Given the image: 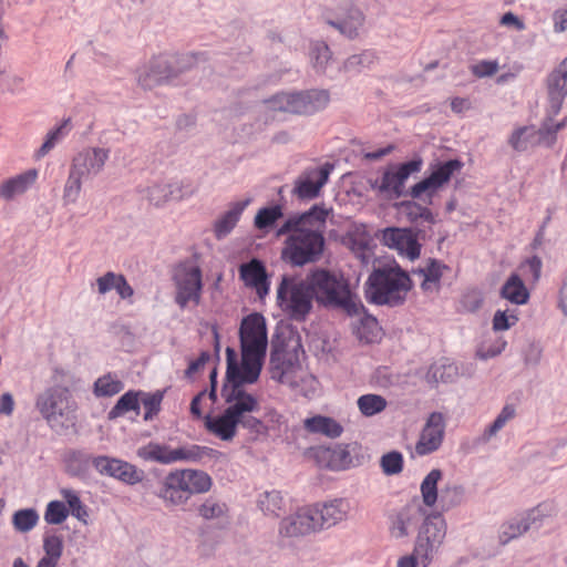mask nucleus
<instances>
[{
  "mask_svg": "<svg viewBox=\"0 0 567 567\" xmlns=\"http://www.w3.org/2000/svg\"><path fill=\"white\" fill-rule=\"evenodd\" d=\"M423 557L420 554H416V547L411 555L403 556L398 561V567H427L431 564V559H427L426 563L422 561Z\"/></svg>",
  "mask_w": 567,
  "mask_h": 567,
  "instance_id": "680f3d73",
  "label": "nucleus"
},
{
  "mask_svg": "<svg viewBox=\"0 0 567 567\" xmlns=\"http://www.w3.org/2000/svg\"><path fill=\"white\" fill-rule=\"evenodd\" d=\"M162 400H163V393H161L159 391L154 392V393L143 392V394L141 395V399H140V403L142 402L144 410H145V413H144L145 421H150L155 415H157V413L161 410Z\"/></svg>",
  "mask_w": 567,
  "mask_h": 567,
  "instance_id": "3c124183",
  "label": "nucleus"
},
{
  "mask_svg": "<svg viewBox=\"0 0 567 567\" xmlns=\"http://www.w3.org/2000/svg\"><path fill=\"white\" fill-rule=\"evenodd\" d=\"M380 464L385 474H399L403 470V456L400 452L392 451L381 457Z\"/></svg>",
  "mask_w": 567,
  "mask_h": 567,
  "instance_id": "5fc2aeb1",
  "label": "nucleus"
},
{
  "mask_svg": "<svg viewBox=\"0 0 567 567\" xmlns=\"http://www.w3.org/2000/svg\"><path fill=\"white\" fill-rule=\"evenodd\" d=\"M367 286V295L373 303L395 307L404 302L412 281L399 266H385L373 270Z\"/></svg>",
  "mask_w": 567,
  "mask_h": 567,
  "instance_id": "39448f33",
  "label": "nucleus"
},
{
  "mask_svg": "<svg viewBox=\"0 0 567 567\" xmlns=\"http://www.w3.org/2000/svg\"><path fill=\"white\" fill-rule=\"evenodd\" d=\"M124 388L123 382L113 373H106L94 382L93 393L97 398L113 396Z\"/></svg>",
  "mask_w": 567,
  "mask_h": 567,
  "instance_id": "58836bf2",
  "label": "nucleus"
},
{
  "mask_svg": "<svg viewBox=\"0 0 567 567\" xmlns=\"http://www.w3.org/2000/svg\"><path fill=\"white\" fill-rule=\"evenodd\" d=\"M308 279L317 301L339 308L349 316H358L363 310L360 298L350 289L348 280L326 269H316Z\"/></svg>",
  "mask_w": 567,
  "mask_h": 567,
  "instance_id": "7ed1b4c3",
  "label": "nucleus"
},
{
  "mask_svg": "<svg viewBox=\"0 0 567 567\" xmlns=\"http://www.w3.org/2000/svg\"><path fill=\"white\" fill-rule=\"evenodd\" d=\"M249 200L236 203L228 212H226L215 224V233L217 237L226 236L238 223L243 212L247 207Z\"/></svg>",
  "mask_w": 567,
  "mask_h": 567,
  "instance_id": "c9c22d12",
  "label": "nucleus"
},
{
  "mask_svg": "<svg viewBox=\"0 0 567 567\" xmlns=\"http://www.w3.org/2000/svg\"><path fill=\"white\" fill-rule=\"evenodd\" d=\"M446 266L437 260H430L425 267L414 274L420 278L421 289L425 293H436L441 287V278Z\"/></svg>",
  "mask_w": 567,
  "mask_h": 567,
  "instance_id": "2f4dec72",
  "label": "nucleus"
},
{
  "mask_svg": "<svg viewBox=\"0 0 567 567\" xmlns=\"http://www.w3.org/2000/svg\"><path fill=\"white\" fill-rule=\"evenodd\" d=\"M259 507L266 515L279 516L284 512V498L279 492H266L259 498Z\"/></svg>",
  "mask_w": 567,
  "mask_h": 567,
  "instance_id": "c03bdc74",
  "label": "nucleus"
},
{
  "mask_svg": "<svg viewBox=\"0 0 567 567\" xmlns=\"http://www.w3.org/2000/svg\"><path fill=\"white\" fill-rule=\"evenodd\" d=\"M177 188L176 185L171 184H161V185H154L148 188V199L152 204L155 206H161L165 204L171 198H176L177 196H174V192Z\"/></svg>",
  "mask_w": 567,
  "mask_h": 567,
  "instance_id": "09e8293b",
  "label": "nucleus"
},
{
  "mask_svg": "<svg viewBox=\"0 0 567 567\" xmlns=\"http://www.w3.org/2000/svg\"><path fill=\"white\" fill-rule=\"evenodd\" d=\"M270 373L271 379L292 389L308 377L297 357L281 348H275L270 353Z\"/></svg>",
  "mask_w": 567,
  "mask_h": 567,
  "instance_id": "f8f14e48",
  "label": "nucleus"
},
{
  "mask_svg": "<svg viewBox=\"0 0 567 567\" xmlns=\"http://www.w3.org/2000/svg\"><path fill=\"white\" fill-rule=\"evenodd\" d=\"M315 52L316 55V65L323 68V65L328 62L330 59V49L327 44H319L316 47Z\"/></svg>",
  "mask_w": 567,
  "mask_h": 567,
  "instance_id": "69168bd1",
  "label": "nucleus"
},
{
  "mask_svg": "<svg viewBox=\"0 0 567 567\" xmlns=\"http://www.w3.org/2000/svg\"><path fill=\"white\" fill-rule=\"evenodd\" d=\"M555 31L563 32L567 29V9L558 10L554 14Z\"/></svg>",
  "mask_w": 567,
  "mask_h": 567,
  "instance_id": "774afa93",
  "label": "nucleus"
},
{
  "mask_svg": "<svg viewBox=\"0 0 567 567\" xmlns=\"http://www.w3.org/2000/svg\"><path fill=\"white\" fill-rule=\"evenodd\" d=\"M240 278L245 285L256 289L259 297L269 292V281L264 264L258 259H251L239 268Z\"/></svg>",
  "mask_w": 567,
  "mask_h": 567,
  "instance_id": "bb28decb",
  "label": "nucleus"
},
{
  "mask_svg": "<svg viewBox=\"0 0 567 567\" xmlns=\"http://www.w3.org/2000/svg\"><path fill=\"white\" fill-rule=\"evenodd\" d=\"M342 241L361 260V262H369L372 237L365 225H353L347 231Z\"/></svg>",
  "mask_w": 567,
  "mask_h": 567,
  "instance_id": "a878e982",
  "label": "nucleus"
},
{
  "mask_svg": "<svg viewBox=\"0 0 567 567\" xmlns=\"http://www.w3.org/2000/svg\"><path fill=\"white\" fill-rule=\"evenodd\" d=\"M463 163L458 159H450L437 164L430 176L411 187L410 195L413 198H420L423 193H427L432 196L451 179L454 173L461 171Z\"/></svg>",
  "mask_w": 567,
  "mask_h": 567,
  "instance_id": "dca6fc26",
  "label": "nucleus"
},
{
  "mask_svg": "<svg viewBox=\"0 0 567 567\" xmlns=\"http://www.w3.org/2000/svg\"><path fill=\"white\" fill-rule=\"evenodd\" d=\"M422 159H412L388 168L380 179L373 184V188L389 197L399 198L403 194L406 179L422 168Z\"/></svg>",
  "mask_w": 567,
  "mask_h": 567,
  "instance_id": "ddd939ff",
  "label": "nucleus"
},
{
  "mask_svg": "<svg viewBox=\"0 0 567 567\" xmlns=\"http://www.w3.org/2000/svg\"><path fill=\"white\" fill-rule=\"evenodd\" d=\"M312 513L318 530L329 528L347 518L350 505L343 499H334L324 504L312 505Z\"/></svg>",
  "mask_w": 567,
  "mask_h": 567,
  "instance_id": "5701e85b",
  "label": "nucleus"
},
{
  "mask_svg": "<svg viewBox=\"0 0 567 567\" xmlns=\"http://www.w3.org/2000/svg\"><path fill=\"white\" fill-rule=\"evenodd\" d=\"M315 532H318V527L311 506L302 507L296 514L284 518L279 529L280 535L286 537L305 536Z\"/></svg>",
  "mask_w": 567,
  "mask_h": 567,
  "instance_id": "4be33fe9",
  "label": "nucleus"
},
{
  "mask_svg": "<svg viewBox=\"0 0 567 567\" xmlns=\"http://www.w3.org/2000/svg\"><path fill=\"white\" fill-rule=\"evenodd\" d=\"M228 381L231 385L229 386L225 384L221 391L227 404L225 410L239 423V425L250 432L256 434L266 432L264 423L254 415V413L260 410L258 399L254 394L245 391L241 386L246 382H241L238 379Z\"/></svg>",
  "mask_w": 567,
  "mask_h": 567,
  "instance_id": "0eeeda50",
  "label": "nucleus"
},
{
  "mask_svg": "<svg viewBox=\"0 0 567 567\" xmlns=\"http://www.w3.org/2000/svg\"><path fill=\"white\" fill-rule=\"evenodd\" d=\"M516 414L515 406L513 404H506L501 413L497 415L495 421L485 430L484 436L485 439H491L494 436L498 431H501L505 424L514 419Z\"/></svg>",
  "mask_w": 567,
  "mask_h": 567,
  "instance_id": "8fccbe9b",
  "label": "nucleus"
},
{
  "mask_svg": "<svg viewBox=\"0 0 567 567\" xmlns=\"http://www.w3.org/2000/svg\"><path fill=\"white\" fill-rule=\"evenodd\" d=\"M405 214L411 220H416L419 218L424 219L429 223L434 221L433 214L426 207H423L415 202H406L402 204Z\"/></svg>",
  "mask_w": 567,
  "mask_h": 567,
  "instance_id": "4d7b16f0",
  "label": "nucleus"
},
{
  "mask_svg": "<svg viewBox=\"0 0 567 567\" xmlns=\"http://www.w3.org/2000/svg\"><path fill=\"white\" fill-rule=\"evenodd\" d=\"M445 433V421L442 413L433 412L430 414L419 441L415 444L417 455H427L440 449Z\"/></svg>",
  "mask_w": 567,
  "mask_h": 567,
  "instance_id": "aec40b11",
  "label": "nucleus"
},
{
  "mask_svg": "<svg viewBox=\"0 0 567 567\" xmlns=\"http://www.w3.org/2000/svg\"><path fill=\"white\" fill-rule=\"evenodd\" d=\"M66 124H68V121H65L63 124H61L60 126H58L56 128H54L48 133L44 143L38 151V156L47 155L54 147L55 143L63 135V130L66 126Z\"/></svg>",
  "mask_w": 567,
  "mask_h": 567,
  "instance_id": "052dcab7",
  "label": "nucleus"
},
{
  "mask_svg": "<svg viewBox=\"0 0 567 567\" xmlns=\"http://www.w3.org/2000/svg\"><path fill=\"white\" fill-rule=\"evenodd\" d=\"M35 408L42 417L53 425L74 421L78 404L69 388L56 384L38 395Z\"/></svg>",
  "mask_w": 567,
  "mask_h": 567,
  "instance_id": "6e6552de",
  "label": "nucleus"
},
{
  "mask_svg": "<svg viewBox=\"0 0 567 567\" xmlns=\"http://www.w3.org/2000/svg\"><path fill=\"white\" fill-rule=\"evenodd\" d=\"M313 298L308 276L306 279L282 276L277 288V303L291 320L305 321L312 310Z\"/></svg>",
  "mask_w": 567,
  "mask_h": 567,
  "instance_id": "423d86ee",
  "label": "nucleus"
},
{
  "mask_svg": "<svg viewBox=\"0 0 567 567\" xmlns=\"http://www.w3.org/2000/svg\"><path fill=\"white\" fill-rule=\"evenodd\" d=\"M37 178L38 171L32 168L4 181L0 185V197L10 200L25 193L35 183Z\"/></svg>",
  "mask_w": 567,
  "mask_h": 567,
  "instance_id": "c85d7f7f",
  "label": "nucleus"
},
{
  "mask_svg": "<svg viewBox=\"0 0 567 567\" xmlns=\"http://www.w3.org/2000/svg\"><path fill=\"white\" fill-rule=\"evenodd\" d=\"M45 555L42 558L59 563L63 553V542L58 535H49L43 539Z\"/></svg>",
  "mask_w": 567,
  "mask_h": 567,
  "instance_id": "864d4df0",
  "label": "nucleus"
},
{
  "mask_svg": "<svg viewBox=\"0 0 567 567\" xmlns=\"http://www.w3.org/2000/svg\"><path fill=\"white\" fill-rule=\"evenodd\" d=\"M357 405L363 416L371 417L383 412L388 406V401L380 394L369 393L359 396Z\"/></svg>",
  "mask_w": 567,
  "mask_h": 567,
  "instance_id": "4c0bfd02",
  "label": "nucleus"
},
{
  "mask_svg": "<svg viewBox=\"0 0 567 567\" xmlns=\"http://www.w3.org/2000/svg\"><path fill=\"white\" fill-rule=\"evenodd\" d=\"M333 166L329 163L306 169L295 182L293 194L300 199H313L327 184Z\"/></svg>",
  "mask_w": 567,
  "mask_h": 567,
  "instance_id": "a211bd4d",
  "label": "nucleus"
},
{
  "mask_svg": "<svg viewBox=\"0 0 567 567\" xmlns=\"http://www.w3.org/2000/svg\"><path fill=\"white\" fill-rule=\"evenodd\" d=\"M535 131L533 127L523 126L513 132L509 137L511 146L516 151H525L529 145V137H534Z\"/></svg>",
  "mask_w": 567,
  "mask_h": 567,
  "instance_id": "6e6d98bb",
  "label": "nucleus"
},
{
  "mask_svg": "<svg viewBox=\"0 0 567 567\" xmlns=\"http://www.w3.org/2000/svg\"><path fill=\"white\" fill-rule=\"evenodd\" d=\"M319 466L332 471L347 470L352 464L350 452L343 446L319 447L315 452Z\"/></svg>",
  "mask_w": 567,
  "mask_h": 567,
  "instance_id": "cd10ccee",
  "label": "nucleus"
},
{
  "mask_svg": "<svg viewBox=\"0 0 567 567\" xmlns=\"http://www.w3.org/2000/svg\"><path fill=\"white\" fill-rule=\"evenodd\" d=\"M501 297L514 305H525L529 299V292L522 278L517 274H512L501 289Z\"/></svg>",
  "mask_w": 567,
  "mask_h": 567,
  "instance_id": "72a5a7b5",
  "label": "nucleus"
},
{
  "mask_svg": "<svg viewBox=\"0 0 567 567\" xmlns=\"http://www.w3.org/2000/svg\"><path fill=\"white\" fill-rule=\"evenodd\" d=\"M381 240L384 246L394 249L399 255L415 260L420 257L421 245L416 235L409 228L390 227L382 231Z\"/></svg>",
  "mask_w": 567,
  "mask_h": 567,
  "instance_id": "6ab92c4d",
  "label": "nucleus"
},
{
  "mask_svg": "<svg viewBox=\"0 0 567 567\" xmlns=\"http://www.w3.org/2000/svg\"><path fill=\"white\" fill-rule=\"evenodd\" d=\"M137 455L145 461H154L161 464L198 462L205 455V447L189 445L171 449L168 445L151 442L140 447Z\"/></svg>",
  "mask_w": 567,
  "mask_h": 567,
  "instance_id": "9b49d317",
  "label": "nucleus"
},
{
  "mask_svg": "<svg viewBox=\"0 0 567 567\" xmlns=\"http://www.w3.org/2000/svg\"><path fill=\"white\" fill-rule=\"evenodd\" d=\"M176 287L175 302L182 308L189 303L198 306L203 291V274L198 266L190 264L179 265L174 272Z\"/></svg>",
  "mask_w": 567,
  "mask_h": 567,
  "instance_id": "9d476101",
  "label": "nucleus"
},
{
  "mask_svg": "<svg viewBox=\"0 0 567 567\" xmlns=\"http://www.w3.org/2000/svg\"><path fill=\"white\" fill-rule=\"evenodd\" d=\"M446 535V524L441 516L427 517L420 528L416 537V554L423 557L424 563L433 559Z\"/></svg>",
  "mask_w": 567,
  "mask_h": 567,
  "instance_id": "4468645a",
  "label": "nucleus"
},
{
  "mask_svg": "<svg viewBox=\"0 0 567 567\" xmlns=\"http://www.w3.org/2000/svg\"><path fill=\"white\" fill-rule=\"evenodd\" d=\"M363 20L364 17L362 12L359 9L351 7L344 19L340 21H330L329 23L348 38H354L358 35L359 29L363 24Z\"/></svg>",
  "mask_w": 567,
  "mask_h": 567,
  "instance_id": "e433bc0d",
  "label": "nucleus"
},
{
  "mask_svg": "<svg viewBox=\"0 0 567 567\" xmlns=\"http://www.w3.org/2000/svg\"><path fill=\"white\" fill-rule=\"evenodd\" d=\"M431 373H432V377L436 380V381H442V382H446L447 381V378L452 377L453 374L456 373V368L452 364H449V365H433L431 368Z\"/></svg>",
  "mask_w": 567,
  "mask_h": 567,
  "instance_id": "e2e57ef3",
  "label": "nucleus"
},
{
  "mask_svg": "<svg viewBox=\"0 0 567 567\" xmlns=\"http://www.w3.org/2000/svg\"><path fill=\"white\" fill-rule=\"evenodd\" d=\"M556 512V507L553 503H542L532 511H529L526 517L520 520H511L504 523L498 532L499 543L505 545L512 539L517 538L527 532L532 524L540 520L543 517L550 516Z\"/></svg>",
  "mask_w": 567,
  "mask_h": 567,
  "instance_id": "f3484780",
  "label": "nucleus"
},
{
  "mask_svg": "<svg viewBox=\"0 0 567 567\" xmlns=\"http://www.w3.org/2000/svg\"><path fill=\"white\" fill-rule=\"evenodd\" d=\"M83 178L84 177L71 166L70 174L64 186L63 197L65 200L74 203L78 199L82 188Z\"/></svg>",
  "mask_w": 567,
  "mask_h": 567,
  "instance_id": "603ef678",
  "label": "nucleus"
},
{
  "mask_svg": "<svg viewBox=\"0 0 567 567\" xmlns=\"http://www.w3.org/2000/svg\"><path fill=\"white\" fill-rule=\"evenodd\" d=\"M97 291L105 295L111 290H115L121 299H130L134 295L132 286L127 282L122 274L107 271L96 279Z\"/></svg>",
  "mask_w": 567,
  "mask_h": 567,
  "instance_id": "7c9ffc66",
  "label": "nucleus"
},
{
  "mask_svg": "<svg viewBox=\"0 0 567 567\" xmlns=\"http://www.w3.org/2000/svg\"><path fill=\"white\" fill-rule=\"evenodd\" d=\"M549 95L553 100L561 99L567 93V58L549 78Z\"/></svg>",
  "mask_w": 567,
  "mask_h": 567,
  "instance_id": "79ce46f5",
  "label": "nucleus"
},
{
  "mask_svg": "<svg viewBox=\"0 0 567 567\" xmlns=\"http://www.w3.org/2000/svg\"><path fill=\"white\" fill-rule=\"evenodd\" d=\"M39 522V515L33 508L17 511L12 516V525L21 533L30 532Z\"/></svg>",
  "mask_w": 567,
  "mask_h": 567,
  "instance_id": "37998d69",
  "label": "nucleus"
},
{
  "mask_svg": "<svg viewBox=\"0 0 567 567\" xmlns=\"http://www.w3.org/2000/svg\"><path fill=\"white\" fill-rule=\"evenodd\" d=\"M241 364L236 361V353L227 348V380L238 379L248 384L255 383L261 372L268 347L266 319L260 313H250L243 318L239 328Z\"/></svg>",
  "mask_w": 567,
  "mask_h": 567,
  "instance_id": "f03ea898",
  "label": "nucleus"
},
{
  "mask_svg": "<svg viewBox=\"0 0 567 567\" xmlns=\"http://www.w3.org/2000/svg\"><path fill=\"white\" fill-rule=\"evenodd\" d=\"M239 423L226 411L216 416H206L205 426L209 433L223 441H231Z\"/></svg>",
  "mask_w": 567,
  "mask_h": 567,
  "instance_id": "c756f323",
  "label": "nucleus"
},
{
  "mask_svg": "<svg viewBox=\"0 0 567 567\" xmlns=\"http://www.w3.org/2000/svg\"><path fill=\"white\" fill-rule=\"evenodd\" d=\"M92 465L101 475L114 477L128 485H135L144 477L142 470L118 458L96 456L92 458Z\"/></svg>",
  "mask_w": 567,
  "mask_h": 567,
  "instance_id": "2eb2a0df",
  "label": "nucleus"
},
{
  "mask_svg": "<svg viewBox=\"0 0 567 567\" xmlns=\"http://www.w3.org/2000/svg\"><path fill=\"white\" fill-rule=\"evenodd\" d=\"M303 427L312 434H321L330 439L339 437L342 432V425L334 419L324 415H315L303 421Z\"/></svg>",
  "mask_w": 567,
  "mask_h": 567,
  "instance_id": "473e14b6",
  "label": "nucleus"
},
{
  "mask_svg": "<svg viewBox=\"0 0 567 567\" xmlns=\"http://www.w3.org/2000/svg\"><path fill=\"white\" fill-rule=\"evenodd\" d=\"M60 493L68 503V508L71 511V514L79 520L86 523V518L89 516L86 506L82 503L78 493L69 488H63Z\"/></svg>",
  "mask_w": 567,
  "mask_h": 567,
  "instance_id": "a18cd8bd",
  "label": "nucleus"
},
{
  "mask_svg": "<svg viewBox=\"0 0 567 567\" xmlns=\"http://www.w3.org/2000/svg\"><path fill=\"white\" fill-rule=\"evenodd\" d=\"M518 317L515 313H507L506 311L497 310L493 317V329L495 331L508 330L515 326Z\"/></svg>",
  "mask_w": 567,
  "mask_h": 567,
  "instance_id": "bf43d9fd",
  "label": "nucleus"
},
{
  "mask_svg": "<svg viewBox=\"0 0 567 567\" xmlns=\"http://www.w3.org/2000/svg\"><path fill=\"white\" fill-rule=\"evenodd\" d=\"M212 485V477L204 471L174 470L162 480L156 496L166 506H184L193 495L208 492Z\"/></svg>",
  "mask_w": 567,
  "mask_h": 567,
  "instance_id": "20e7f679",
  "label": "nucleus"
},
{
  "mask_svg": "<svg viewBox=\"0 0 567 567\" xmlns=\"http://www.w3.org/2000/svg\"><path fill=\"white\" fill-rule=\"evenodd\" d=\"M472 106V103L466 97H453L451 100V109L454 113H463V112H466L471 109Z\"/></svg>",
  "mask_w": 567,
  "mask_h": 567,
  "instance_id": "338daca9",
  "label": "nucleus"
},
{
  "mask_svg": "<svg viewBox=\"0 0 567 567\" xmlns=\"http://www.w3.org/2000/svg\"><path fill=\"white\" fill-rule=\"evenodd\" d=\"M227 512V506L212 497L205 499L198 507V514L204 519H216L223 517Z\"/></svg>",
  "mask_w": 567,
  "mask_h": 567,
  "instance_id": "de8ad7c7",
  "label": "nucleus"
},
{
  "mask_svg": "<svg viewBox=\"0 0 567 567\" xmlns=\"http://www.w3.org/2000/svg\"><path fill=\"white\" fill-rule=\"evenodd\" d=\"M143 394V391H134L130 390L124 393L115 403V405L109 412V419H117L123 416L127 412H135L137 415L140 414V399Z\"/></svg>",
  "mask_w": 567,
  "mask_h": 567,
  "instance_id": "f704fd0d",
  "label": "nucleus"
},
{
  "mask_svg": "<svg viewBox=\"0 0 567 567\" xmlns=\"http://www.w3.org/2000/svg\"><path fill=\"white\" fill-rule=\"evenodd\" d=\"M442 478L440 470H432L421 484V494L423 503L432 507L437 501V483Z\"/></svg>",
  "mask_w": 567,
  "mask_h": 567,
  "instance_id": "a19ab883",
  "label": "nucleus"
},
{
  "mask_svg": "<svg viewBox=\"0 0 567 567\" xmlns=\"http://www.w3.org/2000/svg\"><path fill=\"white\" fill-rule=\"evenodd\" d=\"M499 23L504 27L522 31L525 29V23L522 19L515 16L513 12H506L502 16Z\"/></svg>",
  "mask_w": 567,
  "mask_h": 567,
  "instance_id": "0e129e2a",
  "label": "nucleus"
},
{
  "mask_svg": "<svg viewBox=\"0 0 567 567\" xmlns=\"http://www.w3.org/2000/svg\"><path fill=\"white\" fill-rule=\"evenodd\" d=\"M109 158V151L105 148H87L79 153L72 163V167L83 177L99 174Z\"/></svg>",
  "mask_w": 567,
  "mask_h": 567,
  "instance_id": "b1692460",
  "label": "nucleus"
},
{
  "mask_svg": "<svg viewBox=\"0 0 567 567\" xmlns=\"http://www.w3.org/2000/svg\"><path fill=\"white\" fill-rule=\"evenodd\" d=\"M284 209L280 205L260 208L254 219V226L259 230L271 228L277 220L282 218Z\"/></svg>",
  "mask_w": 567,
  "mask_h": 567,
  "instance_id": "ea45409f",
  "label": "nucleus"
},
{
  "mask_svg": "<svg viewBox=\"0 0 567 567\" xmlns=\"http://www.w3.org/2000/svg\"><path fill=\"white\" fill-rule=\"evenodd\" d=\"M177 64L178 58L176 55H159L152 61L147 71L140 74L138 81L142 86L152 89L176 76L182 71V68Z\"/></svg>",
  "mask_w": 567,
  "mask_h": 567,
  "instance_id": "412c9836",
  "label": "nucleus"
},
{
  "mask_svg": "<svg viewBox=\"0 0 567 567\" xmlns=\"http://www.w3.org/2000/svg\"><path fill=\"white\" fill-rule=\"evenodd\" d=\"M332 209L316 204L309 210L289 216L277 229L276 237H285L281 259L302 267L318 261L324 250L327 219Z\"/></svg>",
  "mask_w": 567,
  "mask_h": 567,
  "instance_id": "f257e3e1",
  "label": "nucleus"
},
{
  "mask_svg": "<svg viewBox=\"0 0 567 567\" xmlns=\"http://www.w3.org/2000/svg\"><path fill=\"white\" fill-rule=\"evenodd\" d=\"M69 516V508L60 501H51L48 503L44 512V520L51 525L63 523Z\"/></svg>",
  "mask_w": 567,
  "mask_h": 567,
  "instance_id": "49530a36",
  "label": "nucleus"
},
{
  "mask_svg": "<svg viewBox=\"0 0 567 567\" xmlns=\"http://www.w3.org/2000/svg\"><path fill=\"white\" fill-rule=\"evenodd\" d=\"M423 513L417 505H406L391 517L389 530L392 537H406L422 519Z\"/></svg>",
  "mask_w": 567,
  "mask_h": 567,
  "instance_id": "393cba45",
  "label": "nucleus"
},
{
  "mask_svg": "<svg viewBox=\"0 0 567 567\" xmlns=\"http://www.w3.org/2000/svg\"><path fill=\"white\" fill-rule=\"evenodd\" d=\"M498 68L496 60H482L471 65L470 70L474 76L482 79L494 75L498 71Z\"/></svg>",
  "mask_w": 567,
  "mask_h": 567,
  "instance_id": "13d9d810",
  "label": "nucleus"
},
{
  "mask_svg": "<svg viewBox=\"0 0 567 567\" xmlns=\"http://www.w3.org/2000/svg\"><path fill=\"white\" fill-rule=\"evenodd\" d=\"M274 111L297 114H310L323 109L329 102V94L323 90H312L301 93H281L267 101Z\"/></svg>",
  "mask_w": 567,
  "mask_h": 567,
  "instance_id": "1a4fd4ad",
  "label": "nucleus"
}]
</instances>
